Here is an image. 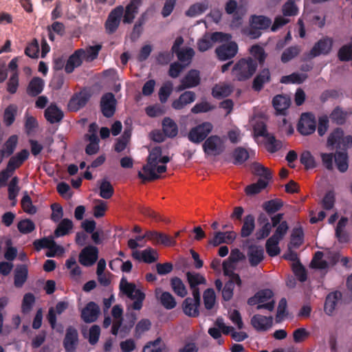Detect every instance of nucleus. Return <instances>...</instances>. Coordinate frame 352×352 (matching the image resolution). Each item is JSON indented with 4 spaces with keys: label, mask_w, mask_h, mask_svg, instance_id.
Returning <instances> with one entry per match:
<instances>
[{
    "label": "nucleus",
    "mask_w": 352,
    "mask_h": 352,
    "mask_svg": "<svg viewBox=\"0 0 352 352\" xmlns=\"http://www.w3.org/2000/svg\"><path fill=\"white\" fill-rule=\"evenodd\" d=\"M170 158L162 154L160 146H155L149 150L146 163L142 170L138 172V177L143 182L153 181L160 177V174L166 171V164Z\"/></svg>",
    "instance_id": "obj_1"
},
{
    "label": "nucleus",
    "mask_w": 352,
    "mask_h": 352,
    "mask_svg": "<svg viewBox=\"0 0 352 352\" xmlns=\"http://www.w3.org/2000/svg\"><path fill=\"white\" fill-rule=\"evenodd\" d=\"M257 67V63L252 58H241L234 65L232 74L234 79L244 81L254 75Z\"/></svg>",
    "instance_id": "obj_2"
},
{
    "label": "nucleus",
    "mask_w": 352,
    "mask_h": 352,
    "mask_svg": "<svg viewBox=\"0 0 352 352\" xmlns=\"http://www.w3.org/2000/svg\"><path fill=\"white\" fill-rule=\"evenodd\" d=\"M320 157L322 160V164L328 170H333V160H334L335 164L337 168L341 173H344L349 168V159L347 153L345 151H337L334 154L321 153Z\"/></svg>",
    "instance_id": "obj_3"
},
{
    "label": "nucleus",
    "mask_w": 352,
    "mask_h": 352,
    "mask_svg": "<svg viewBox=\"0 0 352 352\" xmlns=\"http://www.w3.org/2000/svg\"><path fill=\"white\" fill-rule=\"evenodd\" d=\"M120 291L130 299L134 300L131 307L135 310H140L142 307V302L145 294L135 284L129 283L125 278H122L120 283Z\"/></svg>",
    "instance_id": "obj_4"
},
{
    "label": "nucleus",
    "mask_w": 352,
    "mask_h": 352,
    "mask_svg": "<svg viewBox=\"0 0 352 352\" xmlns=\"http://www.w3.org/2000/svg\"><path fill=\"white\" fill-rule=\"evenodd\" d=\"M248 303L250 305H258L256 309H266L272 311L274 308L275 302L273 299V292L270 289H263L257 292L254 296L248 299Z\"/></svg>",
    "instance_id": "obj_5"
},
{
    "label": "nucleus",
    "mask_w": 352,
    "mask_h": 352,
    "mask_svg": "<svg viewBox=\"0 0 352 352\" xmlns=\"http://www.w3.org/2000/svg\"><path fill=\"white\" fill-rule=\"evenodd\" d=\"M254 132L256 136L265 138V146L270 153H274L281 148L282 142L276 140L274 136L267 133L266 125L264 122H256L254 125Z\"/></svg>",
    "instance_id": "obj_6"
},
{
    "label": "nucleus",
    "mask_w": 352,
    "mask_h": 352,
    "mask_svg": "<svg viewBox=\"0 0 352 352\" xmlns=\"http://www.w3.org/2000/svg\"><path fill=\"white\" fill-rule=\"evenodd\" d=\"M338 261V254L336 253L327 252L324 254L321 252H317L311 263V265L314 268L325 270L334 265Z\"/></svg>",
    "instance_id": "obj_7"
},
{
    "label": "nucleus",
    "mask_w": 352,
    "mask_h": 352,
    "mask_svg": "<svg viewBox=\"0 0 352 352\" xmlns=\"http://www.w3.org/2000/svg\"><path fill=\"white\" fill-rule=\"evenodd\" d=\"M224 148V140L218 135L210 136L203 144L204 151L208 155H218Z\"/></svg>",
    "instance_id": "obj_8"
},
{
    "label": "nucleus",
    "mask_w": 352,
    "mask_h": 352,
    "mask_svg": "<svg viewBox=\"0 0 352 352\" xmlns=\"http://www.w3.org/2000/svg\"><path fill=\"white\" fill-rule=\"evenodd\" d=\"M231 35L222 32H214L210 35H205L197 43L200 52H205L210 49L214 43L228 41L231 39Z\"/></svg>",
    "instance_id": "obj_9"
},
{
    "label": "nucleus",
    "mask_w": 352,
    "mask_h": 352,
    "mask_svg": "<svg viewBox=\"0 0 352 352\" xmlns=\"http://www.w3.org/2000/svg\"><path fill=\"white\" fill-rule=\"evenodd\" d=\"M212 124L210 122H204L192 128L188 135L189 140L193 143H200L212 131Z\"/></svg>",
    "instance_id": "obj_10"
},
{
    "label": "nucleus",
    "mask_w": 352,
    "mask_h": 352,
    "mask_svg": "<svg viewBox=\"0 0 352 352\" xmlns=\"http://www.w3.org/2000/svg\"><path fill=\"white\" fill-rule=\"evenodd\" d=\"M316 127L314 116L309 113L302 114L298 124V131L302 135H308L313 133Z\"/></svg>",
    "instance_id": "obj_11"
},
{
    "label": "nucleus",
    "mask_w": 352,
    "mask_h": 352,
    "mask_svg": "<svg viewBox=\"0 0 352 352\" xmlns=\"http://www.w3.org/2000/svg\"><path fill=\"white\" fill-rule=\"evenodd\" d=\"M124 13V8L121 6L114 8L109 14L105 23V29L107 33L112 34L118 29L122 16Z\"/></svg>",
    "instance_id": "obj_12"
},
{
    "label": "nucleus",
    "mask_w": 352,
    "mask_h": 352,
    "mask_svg": "<svg viewBox=\"0 0 352 352\" xmlns=\"http://www.w3.org/2000/svg\"><path fill=\"white\" fill-rule=\"evenodd\" d=\"M116 100L111 93H107L102 96L100 100V109L104 116L112 117L116 111Z\"/></svg>",
    "instance_id": "obj_13"
},
{
    "label": "nucleus",
    "mask_w": 352,
    "mask_h": 352,
    "mask_svg": "<svg viewBox=\"0 0 352 352\" xmlns=\"http://www.w3.org/2000/svg\"><path fill=\"white\" fill-rule=\"evenodd\" d=\"M98 250L96 247L89 245L82 250L79 254V262L84 266H91L97 261Z\"/></svg>",
    "instance_id": "obj_14"
},
{
    "label": "nucleus",
    "mask_w": 352,
    "mask_h": 352,
    "mask_svg": "<svg viewBox=\"0 0 352 352\" xmlns=\"http://www.w3.org/2000/svg\"><path fill=\"white\" fill-rule=\"evenodd\" d=\"M199 72L196 69H191L181 80V84L177 87V91H181L186 89L192 88L199 85Z\"/></svg>",
    "instance_id": "obj_15"
},
{
    "label": "nucleus",
    "mask_w": 352,
    "mask_h": 352,
    "mask_svg": "<svg viewBox=\"0 0 352 352\" xmlns=\"http://www.w3.org/2000/svg\"><path fill=\"white\" fill-rule=\"evenodd\" d=\"M215 51L219 59L226 60L235 56L238 52V45L235 42L230 41L220 45Z\"/></svg>",
    "instance_id": "obj_16"
},
{
    "label": "nucleus",
    "mask_w": 352,
    "mask_h": 352,
    "mask_svg": "<svg viewBox=\"0 0 352 352\" xmlns=\"http://www.w3.org/2000/svg\"><path fill=\"white\" fill-rule=\"evenodd\" d=\"M215 324L221 329V331L224 334H231L232 339L234 340L236 342L243 341L248 338V334L245 332H238L234 331L232 327L226 325L223 321V319L221 318H219L217 319Z\"/></svg>",
    "instance_id": "obj_17"
},
{
    "label": "nucleus",
    "mask_w": 352,
    "mask_h": 352,
    "mask_svg": "<svg viewBox=\"0 0 352 352\" xmlns=\"http://www.w3.org/2000/svg\"><path fill=\"white\" fill-rule=\"evenodd\" d=\"M78 343V334L77 330L69 327L66 330L63 340V345L67 352H74Z\"/></svg>",
    "instance_id": "obj_18"
},
{
    "label": "nucleus",
    "mask_w": 352,
    "mask_h": 352,
    "mask_svg": "<svg viewBox=\"0 0 352 352\" xmlns=\"http://www.w3.org/2000/svg\"><path fill=\"white\" fill-rule=\"evenodd\" d=\"M333 41L324 38L317 42L309 52V57L314 58L322 54H327L331 50Z\"/></svg>",
    "instance_id": "obj_19"
},
{
    "label": "nucleus",
    "mask_w": 352,
    "mask_h": 352,
    "mask_svg": "<svg viewBox=\"0 0 352 352\" xmlns=\"http://www.w3.org/2000/svg\"><path fill=\"white\" fill-rule=\"evenodd\" d=\"M100 314L99 307L94 302H90L81 310V318L84 322H95Z\"/></svg>",
    "instance_id": "obj_20"
},
{
    "label": "nucleus",
    "mask_w": 352,
    "mask_h": 352,
    "mask_svg": "<svg viewBox=\"0 0 352 352\" xmlns=\"http://www.w3.org/2000/svg\"><path fill=\"white\" fill-rule=\"evenodd\" d=\"M251 324L256 331H265L272 327L273 318L256 314L252 318Z\"/></svg>",
    "instance_id": "obj_21"
},
{
    "label": "nucleus",
    "mask_w": 352,
    "mask_h": 352,
    "mask_svg": "<svg viewBox=\"0 0 352 352\" xmlns=\"http://www.w3.org/2000/svg\"><path fill=\"white\" fill-rule=\"evenodd\" d=\"M200 304V296H193V298H187L183 302V309L186 315L196 317L199 315L198 307Z\"/></svg>",
    "instance_id": "obj_22"
},
{
    "label": "nucleus",
    "mask_w": 352,
    "mask_h": 352,
    "mask_svg": "<svg viewBox=\"0 0 352 352\" xmlns=\"http://www.w3.org/2000/svg\"><path fill=\"white\" fill-rule=\"evenodd\" d=\"M186 277L192 289V296H196L197 297L200 296L197 286L199 285H205L206 283V278L199 273L190 272L186 273Z\"/></svg>",
    "instance_id": "obj_23"
},
{
    "label": "nucleus",
    "mask_w": 352,
    "mask_h": 352,
    "mask_svg": "<svg viewBox=\"0 0 352 352\" xmlns=\"http://www.w3.org/2000/svg\"><path fill=\"white\" fill-rule=\"evenodd\" d=\"M196 95L195 92L186 91L175 100L172 103V107L176 110L184 109L186 106L191 104L195 100Z\"/></svg>",
    "instance_id": "obj_24"
},
{
    "label": "nucleus",
    "mask_w": 352,
    "mask_h": 352,
    "mask_svg": "<svg viewBox=\"0 0 352 352\" xmlns=\"http://www.w3.org/2000/svg\"><path fill=\"white\" fill-rule=\"evenodd\" d=\"M146 236L149 240H154L156 243L162 244L166 246H172L175 244V241L173 238L156 231L146 232Z\"/></svg>",
    "instance_id": "obj_25"
},
{
    "label": "nucleus",
    "mask_w": 352,
    "mask_h": 352,
    "mask_svg": "<svg viewBox=\"0 0 352 352\" xmlns=\"http://www.w3.org/2000/svg\"><path fill=\"white\" fill-rule=\"evenodd\" d=\"M28 151L26 149L22 150L9 160L6 168L12 173L28 159Z\"/></svg>",
    "instance_id": "obj_26"
},
{
    "label": "nucleus",
    "mask_w": 352,
    "mask_h": 352,
    "mask_svg": "<svg viewBox=\"0 0 352 352\" xmlns=\"http://www.w3.org/2000/svg\"><path fill=\"white\" fill-rule=\"evenodd\" d=\"M236 238V234L234 232H217L214 237L209 241V243L213 246H217L221 243H230Z\"/></svg>",
    "instance_id": "obj_27"
},
{
    "label": "nucleus",
    "mask_w": 352,
    "mask_h": 352,
    "mask_svg": "<svg viewBox=\"0 0 352 352\" xmlns=\"http://www.w3.org/2000/svg\"><path fill=\"white\" fill-rule=\"evenodd\" d=\"M140 0H131L126 6L124 14L123 13V23H131L138 12V8L141 5Z\"/></svg>",
    "instance_id": "obj_28"
},
{
    "label": "nucleus",
    "mask_w": 352,
    "mask_h": 352,
    "mask_svg": "<svg viewBox=\"0 0 352 352\" xmlns=\"http://www.w3.org/2000/svg\"><path fill=\"white\" fill-rule=\"evenodd\" d=\"M249 262L252 266H256L264 258V251L261 246L252 245L248 252Z\"/></svg>",
    "instance_id": "obj_29"
},
{
    "label": "nucleus",
    "mask_w": 352,
    "mask_h": 352,
    "mask_svg": "<svg viewBox=\"0 0 352 352\" xmlns=\"http://www.w3.org/2000/svg\"><path fill=\"white\" fill-rule=\"evenodd\" d=\"M258 222L262 226L256 231L255 236L256 239L261 240L269 236L272 230V226L269 222L268 218L263 214L258 217Z\"/></svg>",
    "instance_id": "obj_30"
},
{
    "label": "nucleus",
    "mask_w": 352,
    "mask_h": 352,
    "mask_svg": "<svg viewBox=\"0 0 352 352\" xmlns=\"http://www.w3.org/2000/svg\"><path fill=\"white\" fill-rule=\"evenodd\" d=\"M327 144L328 146H336L340 147L341 146H345V137L344 132L342 129L338 128L333 130L327 138Z\"/></svg>",
    "instance_id": "obj_31"
},
{
    "label": "nucleus",
    "mask_w": 352,
    "mask_h": 352,
    "mask_svg": "<svg viewBox=\"0 0 352 352\" xmlns=\"http://www.w3.org/2000/svg\"><path fill=\"white\" fill-rule=\"evenodd\" d=\"M82 52V50H78L69 57L65 65V71L67 73L70 74L73 72L76 67H78L81 65L82 61L84 60L83 58L81 56V54Z\"/></svg>",
    "instance_id": "obj_32"
},
{
    "label": "nucleus",
    "mask_w": 352,
    "mask_h": 352,
    "mask_svg": "<svg viewBox=\"0 0 352 352\" xmlns=\"http://www.w3.org/2000/svg\"><path fill=\"white\" fill-rule=\"evenodd\" d=\"M270 80V72L268 69H263L254 78L252 83V88L259 91L263 87V85Z\"/></svg>",
    "instance_id": "obj_33"
},
{
    "label": "nucleus",
    "mask_w": 352,
    "mask_h": 352,
    "mask_svg": "<svg viewBox=\"0 0 352 352\" xmlns=\"http://www.w3.org/2000/svg\"><path fill=\"white\" fill-rule=\"evenodd\" d=\"M232 91L233 87L232 85L225 82H219L212 88V94L216 98H221L230 95Z\"/></svg>",
    "instance_id": "obj_34"
},
{
    "label": "nucleus",
    "mask_w": 352,
    "mask_h": 352,
    "mask_svg": "<svg viewBox=\"0 0 352 352\" xmlns=\"http://www.w3.org/2000/svg\"><path fill=\"white\" fill-rule=\"evenodd\" d=\"M156 296L160 298L162 305L167 309H173L177 303L174 297L167 292H162L160 289L155 291Z\"/></svg>",
    "instance_id": "obj_35"
},
{
    "label": "nucleus",
    "mask_w": 352,
    "mask_h": 352,
    "mask_svg": "<svg viewBox=\"0 0 352 352\" xmlns=\"http://www.w3.org/2000/svg\"><path fill=\"white\" fill-rule=\"evenodd\" d=\"M68 307V304L65 302H59L56 305L55 308H50L48 314H47V320L50 323L52 328L55 327L56 322V313L58 314H61Z\"/></svg>",
    "instance_id": "obj_36"
},
{
    "label": "nucleus",
    "mask_w": 352,
    "mask_h": 352,
    "mask_svg": "<svg viewBox=\"0 0 352 352\" xmlns=\"http://www.w3.org/2000/svg\"><path fill=\"white\" fill-rule=\"evenodd\" d=\"M272 103L278 112L283 113L290 106V98L285 95H277L273 98Z\"/></svg>",
    "instance_id": "obj_37"
},
{
    "label": "nucleus",
    "mask_w": 352,
    "mask_h": 352,
    "mask_svg": "<svg viewBox=\"0 0 352 352\" xmlns=\"http://www.w3.org/2000/svg\"><path fill=\"white\" fill-rule=\"evenodd\" d=\"M341 294L336 292L329 294L326 298L324 303V311L328 315H331L335 311L338 300L340 298Z\"/></svg>",
    "instance_id": "obj_38"
},
{
    "label": "nucleus",
    "mask_w": 352,
    "mask_h": 352,
    "mask_svg": "<svg viewBox=\"0 0 352 352\" xmlns=\"http://www.w3.org/2000/svg\"><path fill=\"white\" fill-rule=\"evenodd\" d=\"M45 117L50 123H55L62 120L63 113L56 105H50L45 111Z\"/></svg>",
    "instance_id": "obj_39"
},
{
    "label": "nucleus",
    "mask_w": 352,
    "mask_h": 352,
    "mask_svg": "<svg viewBox=\"0 0 352 352\" xmlns=\"http://www.w3.org/2000/svg\"><path fill=\"white\" fill-rule=\"evenodd\" d=\"M87 101L85 94L80 93L74 96L69 102L68 107L72 111H76L83 107Z\"/></svg>",
    "instance_id": "obj_40"
},
{
    "label": "nucleus",
    "mask_w": 352,
    "mask_h": 352,
    "mask_svg": "<svg viewBox=\"0 0 352 352\" xmlns=\"http://www.w3.org/2000/svg\"><path fill=\"white\" fill-rule=\"evenodd\" d=\"M99 195L105 199H110L114 192V189L110 182L106 179H103L98 182Z\"/></svg>",
    "instance_id": "obj_41"
},
{
    "label": "nucleus",
    "mask_w": 352,
    "mask_h": 352,
    "mask_svg": "<svg viewBox=\"0 0 352 352\" xmlns=\"http://www.w3.org/2000/svg\"><path fill=\"white\" fill-rule=\"evenodd\" d=\"M28 270L25 265L17 266L14 273V285L21 287L28 278Z\"/></svg>",
    "instance_id": "obj_42"
},
{
    "label": "nucleus",
    "mask_w": 352,
    "mask_h": 352,
    "mask_svg": "<svg viewBox=\"0 0 352 352\" xmlns=\"http://www.w3.org/2000/svg\"><path fill=\"white\" fill-rule=\"evenodd\" d=\"M250 22L253 28L260 30L267 29L272 23L271 19L265 16H252Z\"/></svg>",
    "instance_id": "obj_43"
},
{
    "label": "nucleus",
    "mask_w": 352,
    "mask_h": 352,
    "mask_svg": "<svg viewBox=\"0 0 352 352\" xmlns=\"http://www.w3.org/2000/svg\"><path fill=\"white\" fill-rule=\"evenodd\" d=\"M162 128L164 134L170 138L176 136L178 133L177 124L170 118H165L163 120Z\"/></svg>",
    "instance_id": "obj_44"
},
{
    "label": "nucleus",
    "mask_w": 352,
    "mask_h": 352,
    "mask_svg": "<svg viewBox=\"0 0 352 352\" xmlns=\"http://www.w3.org/2000/svg\"><path fill=\"white\" fill-rule=\"evenodd\" d=\"M101 48V45H96L94 46L87 47L85 49H79L78 50L83 51V52L81 54V56L84 60L91 62L97 58Z\"/></svg>",
    "instance_id": "obj_45"
},
{
    "label": "nucleus",
    "mask_w": 352,
    "mask_h": 352,
    "mask_svg": "<svg viewBox=\"0 0 352 352\" xmlns=\"http://www.w3.org/2000/svg\"><path fill=\"white\" fill-rule=\"evenodd\" d=\"M122 309L120 305H115L112 309V316L114 321L112 326L111 333L117 335L122 324Z\"/></svg>",
    "instance_id": "obj_46"
},
{
    "label": "nucleus",
    "mask_w": 352,
    "mask_h": 352,
    "mask_svg": "<svg viewBox=\"0 0 352 352\" xmlns=\"http://www.w3.org/2000/svg\"><path fill=\"white\" fill-rule=\"evenodd\" d=\"M251 170L254 175L260 176L261 179H266L268 182L272 179L270 170L259 163H253L251 165Z\"/></svg>",
    "instance_id": "obj_47"
},
{
    "label": "nucleus",
    "mask_w": 352,
    "mask_h": 352,
    "mask_svg": "<svg viewBox=\"0 0 352 352\" xmlns=\"http://www.w3.org/2000/svg\"><path fill=\"white\" fill-rule=\"evenodd\" d=\"M18 142V137L16 135H11L7 141L4 143L3 148L0 150L2 154L6 156H9L14 151Z\"/></svg>",
    "instance_id": "obj_48"
},
{
    "label": "nucleus",
    "mask_w": 352,
    "mask_h": 352,
    "mask_svg": "<svg viewBox=\"0 0 352 352\" xmlns=\"http://www.w3.org/2000/svg\"><path fill=\"white\" fill-rule=\"evenodd\" d=\"M43 80L39 78H34L29 83L27 92L30 96L38 95L43 89Z\"/></svg>",
    "instance_id": "obj_49"
},
{
    "label": "nucleus",
    "mask_w": 352,
    "mask_h": 352,
    "mask_svg": "<svg viewBox=\"0 0 352 352\" xmlns=\"http://www.w3.org/2000/svg\"><path fill=\"white\" fill-rule=\"evenodd\" d=\"M19 179L14 177L12 179L8 184V198L12 202V206H14L16 203V197H17L20 188L18 186Z\"/></svg>",
    "instance_id": "obj_50"
},
{
    "label": "nucleus",
    "mask_w": 352,
    "mask_h": 352,
    "mask_svg": "<svg viewBox=\"0 0 352 352\" xmlns=\"http://www.w3.org/2000/svg\"><path fill=\"white\" fill-rule=\"evenodd\" d=\"M73 228V223L69 219H63L58 224L54 232L56 237H60L67 234Z\"/></svg>",
    "instance_id": "obj_51"
},
{
    "label": "nucleus",
    "mask_w": 352,
    "mask_h": 352,
    "mask_svg": "<svg viewBox=\"0 0 352 352\" xmlns=\"http://www.w3.org/2000/svg\"><path fill=\"white\" fill-rule=\"evenodd\" d=\"M255 228L254 217L250 214L245 217L243 225L241 228V236L247 237L250 236Z\"/></svg>",
    "instance_id": "obj_52"
},
{
    "label": "nucleus",
    "mask_w": 352,
    "mask_h": 352,
    "mask_svg": "<svg viewBox=\"0 0 352 352\" xmlns=\"http://www.w3.org/2000/svg\"><path fill=\"white\" fill-rule=\"evenodd\" d=\"M268 183L266 179H259L256 183L248 186L245 191L248 195H256L265 188Z\"/></svg>",
    "instance_id": "obj_53"
},
{
    "label": "nucleus",
    "mask_w": 352,
    "mask_h": 352,
    "mask_svg": "<svg viewBox=\"0 0 352 352\" xmlns=\"http://www.w3.org/2000/svg\"><path fill=\"white\" fill-rule=\"evenodd\" d=\"M279 242L280 240L272 236L267 240L265 244L266 252L270 256H275L280 254V249L278 247Z\"/></svg>",
    "instance_id": "obj_54"
},
{
    "label": "nucleus",
    "mask_w": 352,
    "mask_h": 352,
    "mask_svg": "<svg viewBox=\"0 0 352 352\" xmlns=\"http://www.w3.org/2000/svg\"><path fill=\"white\" fill-rule=\"evenodd\" d=\"M207 2H199L192 5L186 12V14L190 17H195L201 14L208 9Z\"/></svg>",
    "instance_id": "obj_55"
},
{
    "label": "nucleus",
    "mask_w": 352,
    "mask_h": 352,
    "mask_svg": "<svg viewBox=\"0 0 352 352\" xmlns=\"http://www.w3.org/2000/svg\"><path fill=\"white\" fill-rule=\"evenodd\" d=\"M283 205L280 199H275L263 203V208L268 214H273L279 210Z\"/></svg>",
    "instance_id": "obj_56"
},
{
    "label": "nucleus",
    "mask_w": 352,
    "mask_h": 352,
    "mask_svg": "<svg viewBox=\"0 0 352 352\" xmlns=\"http://www.w3.org/2000/svg\"><path fill=\"white\" fill-rule=\"evenodd\" d=\"M234 164H241L249 158L248 151L242 147L236 148L232 153Z\"/></svg>",
    "instance_id": "obj_57"
},
{
    "label": "nucleus",
    "mask_w": 352,
    "mask_h": 352,
    "mask_svg": "<svg viewBox=\"0 0 352 352\" xmlns=\"http://www.w3.org/2000/svg\"><path fill=\"white\" fill-rule=\"evenodd\" d=\"M171 286L174 292L181 297H184L188 293L184 283L177 277L171 279Z\"/></svg>",
    "instance_id": "obj_58"
},
{
    "label": "nucleus",
    "mask_w": 352,
    "mask_h": 352,
    "mask_svg": "<svg viewBox=\"0 0 352 352\" xmlns=\"http://www.w3.org/2000/svg\"><path fill=\"white\" fill-rule=\"evenodd\" d=\"M348 113L340 107H336L330 114V118L332 121L338 124H342L345 122Z\"/></svg>",
    "instance_id": "obj_59"
},
{
    "label": "nucleus",
    "mask_w": 352,
    "mask_h": 352,
    "mask_svg": "<svg viewBox=\"0 0 352 352\" xmlns=\"http://www.w3.org/2000/svg\"><path fill=\"white\" fill-rule=\"evenodd\" d=\"M176 54L178 59L186 66L190 63L195 52L192 48L187 47L177 52Z\"/></svg>",
    "instance_id": "obj_60"
},
{
    "label": "nucleus",
    "mask_w": 352,
    "mask_h": 352,
    "mask_svg": "<svg viewBox=\"0 0 352 352\" xmlns=\"http://www.w3.org/2000/svg\"><path fill=\"white\" fill-rule=\"evenodd\" d=\"M249 52L253 57L258 60L260 64L264 63L267 54L263 47L258 45H254L250 48Z\"/></svg>",
    "instance_id": "obj_61"
},
{
    "label": "nucleus",
    "mask_w": 352,
    "mask_h": 352,
    "mask_svg": "<svg viewBox=\"0 0 352 352\" xmlns=\"http://www.w3.org/2000/svg\"><path fill=\"white\" fill-rule=\"evenodd\" d=\"M307 78V76L304 74L293 73L288 76H283L280 82L284 84L302 82Z\"/></svg>",
    "instance_id": "obj_62"
},
{
    "label": "nucleus",
    "mask_w": 352,
    "mask_h": 352,
    "mask_svg": "<svg viewBox=\"0 0 352 352\" xmlns=\"http://www.w3.org/2000/svg\"><path fill=\"white\" fill-rule=\"evenodd\" d=\"M17 228L21 233L28 234L34 230L35 224L30 219H25L18 223Z\"/></svg>",
    "instance_id": "obj_63"
},
{
    "label": "nucleus",
    "mask_w": 352,
    "mask_h": 352,
    "mask_svg": "<svg viewBox=\"0 0 352 352\" xmlns=\"http://www.w3.org/2000/svg\"><path fill=\"white\" fill-rule=\"evenodd\" d=\"M204 306L207 309H211L214 305L216 300L215 293L213 289H208L204 293Z\"/></svg>",
    "instance_id": "obj_64"
}]
</instances>
